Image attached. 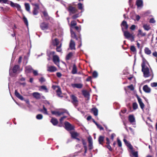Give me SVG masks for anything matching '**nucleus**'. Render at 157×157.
Segmentation results:
<instances>
[{
  "instance_id": "obj_26",
  "label": "nucleus",
  "mask_w": 157,
  "mask_h": 157,
  "mask_svg": "<svg viewBox=\"0 0 157 157\" xmlns=\"http://www.w3.org/2000/svg\"><path fill=\"white\" fill-rule=\"evenodd\" d=\"M128 120L131 123H132L135 121V118L132 115H130L128 116Z\"/></svg>"
},
{
  "instance_id": "obj_21",
  "label": "nucleus",
  "mask_w": 157,
  "mask_h": 157,
  "mask_svg": "<svg viewBox=\"0 0 157 157\" xmlns=\"http://www.w3.org/2000/svg\"><path fill=\"white\" fill-rule=\"evenodd\" d=\"M82 93L84 97L87 98L89 100L90 98V95L89 92L86 90H83L82 91Z\"/></svg>"
},
{
  "instance_id": "obj_29",
  "label": "nucleus",
  "mask_w": 157,
  "mask_h": 157,
  "mask_svg": "<svg viewBox=\"0 0 157 157\" xmlns=\"http://www.w3.org/2000/svg\"><path fill=\"white\" fill-rule=\"evenodd\" d=\"M75 42L72 40H71L70 43V47L71 49H75Z\"/></svg>"
},
{
  "instance_id": "obj_27",
  "label": "nucleus",
  "mask_w": 157,
  "mask_h": 157,
  "mask_svg": "<svg viewBox=\"0 0 157 157\" xmlns=\"http://www.w3.org/2000/svg\"><path fill=\"white\" fill-rule=\"evenodd\" d=\"M91 111L93 113L94 115L95 116H97L98 115V110L96 108H92L91 109Z\"/></svg>"
},
{
  "instance_id": "obj_34",
  "label": "nucleus",
  "mask_w": 157,
  "mask_h": 157,
  "mask_svg": "<svg viewBox=\"0 0 157 157\" xmlns=\"http://www.w3.org/2000/svg\"><path fill=\"white\" fill-rule=\"evenodd\" d=\"M19 66L18 65H15L13 68V73H16L19 70Z\"/></svg>"
},
{
  "instance_id": "obj_30",
  "label": "nucleus",
  "mask_w": 157,
  "mask_h": 157,
  "mask_svg": "<svg viewBox=\"0 0 157 157\" xmlns=\"http://www.w3.org/2000/svg\"><path fill=\"white\" fill-rule=\"evenodd\" d=\"M70 133L72 138L75 139L78 136V133L76 132H71Z\"/></svg>"
},
{
  "instance_id": "obj_56",
  "label": "nucleus",
  "mask_w": 157,
  "mask_h": 157,
  "mask_svg": "<svg viewBox=\"0 0 157 157\" xmlns=\"http://www.w3.org/2000/svg\"><path fill=\"white\" fill-rule=\"evenodd\" d=\"M116 135L115 133H113L112 134L111 136L110 139L112 141L113 140L114 137Z\"/></svg>"
},
{
  "instance_id": "obj_7",
  "label": "nucleus",
  "mask_w": 157,
  "mask_h": 157,
  "mask_svg": "<svg viewBox=\"0 0 157 157\" xmlns=\"http://www.w3.org/2000/svg\"><path fill=\"white\" fill-rule=\"evenodd\" d=\"M41 6L42 7L41 8V11L43 13L44 17L46 19L49 20L50 17L48 16L46 9L42 5H41Z\"/></svg>"
},
{
  "instance_id": "obj_38",
  "label": "nucleus",
  "mask_w": 157,
  "mask_h": 157,
  "mask_svg": "<svg viewBox=\"0 0 157 157\" xmlns=\"http://www.w3.org/2000/svg\"><path fill=\"white\" fill-rule=\"evenodd\" d=\"M26 10L29 12L30 11V6L29 4L28 3H25V4Z\"/></svg>"
},
{
  "instance_id": "obj_24",
  "label": "nucleus",
  "mask_w": 157,
  "mask_h": 157,
  "mask_svg": "<svg viewBox=\"0 0 157 157\" xmlns=\"http://www.w3.org/2000/svg\"><path fill=\"white\" fill-rule=\"evenodd\" d=\"M146 35V33L142 32L141 30L139 29L138 30V33L137 34V36L139 37H142Z\"/></svg>"
},
{
  "instance_id": "obj_12",
  "label": "nucleus",
  "mask_w": 157,
  "mask_h": 157,
  "mask_svg": "<svg viewBox=\"0 0 157 157\" xmlns=\"http://www.w3.org/2000/svg\"><path fill=\"white\" fill-rule=\"evenodd\" d=\"M105 137L103 136H100L98 138V141L99 144H100L103 145Z\"/></svg>"
},
{
  "instance_id": "obj_39",
  "label": "nucleus",
  "mask_w": 157,
  "mask_h": 157,
  "mask_svg": "<svg viewBox=\"0 0 157 157\" xmlns=\"http://www.w3.org/2000/svg\"><path fill=\"white\" fill-rule=\"evenodd\" d=\"M123 141L126 144H128V145H127V146L129 147L130 149H132V146L130 144L128 143L127 140L126 139H124Z\"/></svg>"
},
{
  "instance_id": "obj_16",
  "label": "nucleus",
  "mask_w": 157,
  "mask_h": 157,
  "mask_svg": "<svg viewBox=\"0 0 157 157\" xmlns=\"http://www.w3.org/2000/svg\"><path fill=\"white\" fill-rule=\"evenodd\" d=\"M51 122L54 126L56 125L59 122L58 120L55 118L52 117L50 121Z\"/></svg>"
},
{
  "instance_id": "obj_54",
  "label": "nucleus",
  "mask_w": 157,
  "mask_h": 157,
  "mask_svg": "<svg viewBox=\"0 0 157 157\" xmlns=\"http://www.w3.org/2000/svg\"><path fill=\"white\" fill-rule=\"evenodd\" d=\"M76 22L75 21H72L71 22V25L72 26H75L76 25Z\"/></svg>"
},
{
  "instance_id": "obj_10",
  "label": "nucleus",
  "mask_w": 157,
  "mask_h": 157,
  "mask_svg": "<svg viewBox=\"0 0 157 157\" xmlns=\"http://www.w3.org/2000/svg\"><path fill=\"white\" fill-rule=\"evenodd\" d=\"M40 90L43 91L45 93H48L49 91L48 89L46 86L43 85L40 86Z\"/></svg>"
},
{
  "instance_id": "obj_48",
  "label": "nucleus",
  "mask_w": 157,
  "mask_h": 157,
  "mask_svg": "<svg viewBox=\"0 0 157 157\" xmlns=\"http://www.w3.org/2000/svg\"><path fill=\"white\" fill-rule=\"evenodd\" d=\"M117 142L118 146L121 147L122 146V143L121 141L118 139H117Z\"/></svg>"
},
{
  "instance_id": "obj_13",
  "label": "nucleus",
  "mask_w": 157,
  "mask_h": 157,
  "mask_svg": "<svg viewBox=\"0 0 157 157\" xmlns=\"http://www.w3.org/2000/svg\"><path fill=\"white\" fill-rule=\"evenodd\" d=\"M88 140L89 143V149L90 150H91L93 148L92 138L91 137H89Z\"/></svg>"
},
{
  "instance_id": "obj_28",
  "label": "nucleus",
  "mask_w": 157,
  "mask_h": 157,
  "mask_svg": "<svg viewBox=\"0 0 157 157\" xmlns=\"http://www.w3.org/2000/svg\"><path fill=\"white\" fill-rule=\"evenodd\" d=\"M73 56V53L72 52H69L66 56L65 59L66 60H70Z\"/></svg>"
},
{
  "instance_id": "obj_14",
  "label": "nucleus",
  "mask_w": 157,
  "mask_h": 157,
  "mask_svg": "<svg viewBox=\"0 0 157 157\" xmlns=\"http://www.w3.org/2000/svg\"><path fill=\"white\" fill-rule=\"evenodd\" d=\"M41 28L42 30L47 29L49 28L48 24L46 23H43L41 25Z\"/></svg>"
},
{
  "instance_id": "obj_62",
  "label": "nucleus",
  "mask_w": 157,
  "mask_h": 157,
  "mask_svg": "<svg viewBox=\"0 0 157 157\" xmlns=\"http://www.w3.org/2000/svg\"><path fill=\"white\" fill-rule=\"evenodd\" d=\"M106 144L107 145L110 144V142L109 138L108 137H106Z\"/></svg>"
},
{
  "instance_id": "obj_31",
  "label": "nucleus",
  "mask_w": 157,
  "mask_h": 157,
  "mask_svg": "<svg viewBox=\"0 0 157 157\" xmlns=\"http://www.w3.org/2000/svg\"><path fill=\"white\" fill-rule=\"evenodd\" d=\"M78 9L81 10V12L82 13L84 11V9L83 5L82 3H79L78 4Z\"/></svg>"
},
{
  "instance_id": "obj_23",
  "label": "nucleus",
  "mask_w": 157,
  "mask_h": 157,
  "mask_svg": "<svg viewBox=\"0 0 157 157\" xmlns=\"http://www.w3.org/2000/svg\"><path fill=\"white\" fill-rule=\"evenodd\" d=\"M77 69L75 64H73L72 67V70L71 71V73L73 74H75L77 73Z\"/></svg>"
},
{
  "instance_id": "obj_44",
  "label": "nucleus",
  "mask_w": 157,
  "mask_h": 157,
  "mask_svg": "<svg viewBox=\"0 0 157 157\" xmlns=\"http://www.w3.org/2000/svg\"><path fill=\"white\" fill-rule=\"evenodd\" d=\"M141 41L139 40L138 41H137V45L138 47V48H141L142 45L140 44Z\"/></svg>"
},
{
  "instance_id": "obj_25",
  "label": "nucleus",
  "mask_w": 157,
  "mask_h": 157,
  "mask_svg": "<svg viewBox=\"0 0 157 157\" xmlns=\"http://www.w3.org/2000/svg\"><path fill=\"white\" fill-rule=\"evenodd\" d=\"M57 95L58 97H59L62 98L63 96L62 95V92L61 89L60 87H59L58 89L56 90Z\"/></svg>"
},
{
  "instance_id": "obj_22",
  "label": "nucleus",
  "mask_w": 157,
  "mask_h": 157,
  "mask_svg": "<svg viewBox=\"0 0 157 157\" xmlns=\"http://www.w3.org/2000/svg\"><path fill=\"white\" fill-rule=\"evenodd\" d=\"M15 96L21 100H24V98L19 93H18L17 90H15Z\"/></svg>"
},
{
  "instance_id": "obj_9",
  "label": "nucleus",
  "mask_w": 157,
  "mask_h": 157,
  "mask_svg": "<svg viewBox=\"0 0 157 157\" xmlns=\"http://www.w3.org/2000/svg\"><path fill=\"white\" fill-rule=\"evenodd\" d=\"M136 97L137 99L140 108L142 110H143L145 107L144 104L141 98H140L137 95H136Z\"/></svg>"
},
{
  "instance_id": "obj_49",
  "label": "nucleus",
  "mask_w": 157,
  "mask_h": 157,
  "mask_svg": "<svg viewBox=\"0 0 157 157\" xmlns=\"http://www.w3.org/2000/svg\"><path fill=\"white\" fill-rule=\"evenodd\" d=\"M105 147H106L108 149L109 151H112L113 149H112L110 144H108L107 145H105Z\"/></svg>"
},
{
  "instance_id": "obj_59",
  "label": "nucleus",
  "mask_w": 157,
  "mask_h": 157,
  "mask_svg": "<svg viewBox=\"0 0 157 157\" xmlns=\"http://www.w3.org/2000/svg\"><path fill=\"white\" fill-rule=\"evenodd\" d=\"M67 117L65 116H64L62 117H61L60 119H59V121L61 123H62V121L64 119L67 118Z\"/></svg>"
},
{
  "instance_id": "obj_2",
  "label": "nucleus",
  "mask_w": 157,
  "mask_h": 157,
  "mask_svg": "<svg viewBox=\"0 0 157 157\" xmlns=\"http://www.w3.org/2000/svg\"><path fill=\"white\" fill-rule=\"evenodd\" d=\"M62 44L59 42V40L57 38H55L52 40V45L54 47L52 48L59 49L61 48Z\"/></svg>"
},
{
  "instance_id": "obj_3",
  "label": "nucleus",
  "mask_w": 157,
  "mask_h": 157,
  "mask_svg": "<svg viewBox=\"0 0 157 157\" xmlns=\"http://www.w3.org/2000/svg\"><path fill=\"white\" fill-rule=\"evenodd\" d=\"M71 100V102L74 105L75 107H77L78 105V98L74 95L71 94L70 96Z\"/></svg>"
},
{
  "instance_id": "obj_40",
  "label": "nucleus",
  "mask_w": 157,
  "mask_h": 157,
  "mask_svg": "<svg viewBox=\"0 0 157 157\" xmlns=\"http://www.w3.org/2000/svg\"><path fill=\"white\" fill-rule=\"evenodd\" d=\"M132 108L134 110H136L138 108V105L136 102H135L132 103Z\"/></svg>"
},
{
  "instance_id": "obj_15",
  "label": "nucleus",
  "mask_w": 157,
  "mask_h": 157,
  "mask_svg": "<svg viewBox=\"0 0 157 157\" xmlns=\"http://www.w3.org/2000/svg\"><path fill=\"white\" fill-rule=\"evenodd\" d=\"M71 86L74 88H76L80 89L82 87L83 85L81 83H72L71 84Z\"/></svg>"
},
{
  "instance_id": "obj_52",
  "label": "nucleus",
  "mask_w": 157,
  "mask_h": 157,
  "mask_svg": "<svg viewBox=\"0 0 157 157\" xmlns=\"http://www.w3.org/2000/svg\"><path fill=\"white\" fill-rule=\"evenodd\" d=\"M151 86L152 87H155L157 86V82H154L151 84Z\"/></svg>"
},
{
  "instance_id": "obj_33",
  "label": "nucleus",
  "mask_w": 157,
  "mask_h": 157,
  "mask_svg": "<svg viewBox=\"0 0 157 157\" xmlns=\"http://www.w3.org/2000/svg\"><path fill=\"white\" fill-rule=\"evenodd\" d=\"M33 69L30 66H27L25 67V71L27 73L32 72Z\"/></svg>"
},
{
  "instance_id": "obj_11",
  "label": "nucleus",
  "mask_w": 157,
  "mask_h": 157,
  "mask_svg": "<svg viewBox=\"0 0 157 157\" xmlns=\"http://www.w3.org/2000/svg\"><path fill=\"white\" fill-rule=\"evenodd\" d=\"M121 26L122 27V30L123 32L124 31V29H127L128 28V25L127 24L126 21H124L121 24Z\"/></svg>"
},
{
  "instance_id": "obj_42",
  "label": "nucleus",
  "mask_w": 157,
  "mask_h": 157,
  "mask_svg": "<svg viewBox=\"0 0 157 157\" xmlns=\"http://www.w3.org/2000/svg\"><path fill=\"white\" fill-rule=\"evenodd\" d=\"M33 95L34 97L36 99L39 98V94L37 92H35L33 93Z\"/></svg>"
},
{
  "instance_id": "obj_36",
  "label": "nucleus",
  "mask_w": 157,
  "mask_h": 157,
  "mask_svg": "<svg viewBox=\"0 0 157 157\" xmlns=\"http://www.w3.org/2000/svg\"><path fill=\"white\" fill-rule=\"evenodd\" d=\"M71 37L75 39L76 40H78V38L76 37V35L75 33L71 30Z\"/></svg>"
},
{
  "instance_id": "obj_6",
  "label": "nucleus",
  "mask_w": 157,
  "mask_h": 157,
  "mask_svg": "<svg viewBox=\"0 0 157 157\" xmlns=\"http://www.w3.org/2000/svg\"><path fill=\"white\" fill-rule=\"evenodd\" d=\"M67 9L70 15L76 13L78 12V10L75 7L71 6H69L68 8H67Z\"/></svg>"
},
{
  "instance_id": "obj_58",
  "label": "nucleus",
  "mask_w": 157,
  "mask_h": 157,
  "mask_svg": "<svg viewBox=\"0 0 157 157\" xmlns=\"http://www.w3.org/2000/svg\"><path fill=\"white\" fill-rule=\"evenodd\" d=\"M149 22L150 23H155V21L154 18H152L150 20Z\"/></svg>"
},
{
  "instance_id": "obj_55",
  "label": "nucleus",
  "mask_w": 157,
  "mask_h": 157,
  "mask_svg": "<svg viewBox=\"0 0 157 157\" xmlns=\"http://www.w3.org/2000/svg\"><path fill=\"white\" fill-rule=\"evenodd\" d=\"M97 127L100 129V130H104V128L101 125L98 124L97 125Z\"/></svg>"
},
{
  "instance_id": "obj_41",
  "label": "nucleus",
  "mask_w": 157,
  "mask_h": 157,
  "mask_svg": "<svg viewBox=\"0 0 157 157\" xmlns=\"http://www.w3.org/2000/svg\"><path fill=\"white\" fill-rule=\"evenodd\" d=\"M98 75V73L96 71H94L92 73V76L94 78H97Z\"/></svg>"
},
{
  "instance_id": "obj_4",
  "label": "nucleus",
  "mask_w": 157,
  "mask_h": 157,
  "mask_svg": "<svg viewBox=\"0 0 157 157\" xmlns=\"http://www.w3.org/2000/svg\"><path fill=\"white\" fill-rule=\"evenodd\" d=\"M124 35L125 38L128 39L130 40L131 41L134 40V36L132 34L130 33L127 31H124Z\"/></svg>"
},
{
  "instance_id": "obj_32",
  "label": "nucleus",
  "mask_w": 157,
  "mask_h": 157,
  "mask_svg": "<svg viewBox=\"0 0 157 157\" xmlns=\"http://www.w3.org/2000/svg\"><path fill=\"white\" fill-rule=\"evenodd\" d=\"M51 113L52 114L57 115L58 116H60V115H62V113H61V112L59 111H52Z\"/></svg>"
},
{
  "instance_id": "obj_37",
  "label": "nucleus",
  "mask_w": 157,
  "mask_h": 157,
  "mask_svg": "<svg viewBox=\"0 0 157 157\" xmlns=\"http://www.w3.org/2000/svg\"><path fill=\"white\" fill-rule=\"evenodd\" d=\"M40 111L42 112L44 114H48L47 109L44 107V105H43V109L40 110Z\"/></svg>"
},
{
  "instance_id": "obj_63",
  "label": "nucleus",
  "mask_w": 157,
  "mask_h": 157,
  "mask_svg": "<svg viewBox=\"0 0 157 157\" xmlns=\"http://www.w3.org/2000/svg\"><path fill=\"white\" fill-rule=\"evenodd\" d=\"M15 7L17 8L18 10H20L21 9V6L17 4V5H16V6H15Z\"/></svg>"
},
{
  "instance_id": "obj_18",
  "label": "nucleus",
  "mask_w": 157,
  "mask_h": 157,
  "mask_svg": "<svg viewBox=\"0 0 157 157\" xmlns=\"http://www.w3.org/2000/svg\"><path fill=\"white\" fill-rule=\"evenodd\" d=\"M136 4L138 8H141L143 6V2L142 0H136Z\"/></svg>"
},
{
  "instance_id": "obj_19",
  "label": "nucleus",
  "mask_w": 157,
  "mask_h": 157,
  "mask_svg": "<svg viewBox=\"0 0 157 157\" xmlns=\"http://www.w3.org/2000/svg\"><path fill=\"white\" fill-rule=\"evenodd\" d=\"M53 61L56 64L57 63H59V59L58 56L57 55H54L53 57Z\"/></svg>"
},
{
  "instance_id": "obj_50",
  "label": "nucleus",
  "mask_w": 157,
  "mask_h": 157,
  "mask_svg": "<svg viewBox=\"0 0 157 157\" xmlns=\"http://www.w3.org/2000/svg\"><path fill=\"white\" fill-rule=\"evenodd\" d=\"M128 87L131 90H134V87L133 85L131 84L128 86Z\"/></svg>"
},
{
  "instance_id": "obj_45",
  "label": "nucleus",
  "mask_w": 157,
  "mask_h": 157,
  "mask_svg": "<svg viewBox=\"0 0 157 157\" xmlns=\"http://www.w3.org/2000/svg\"><path fill=\"white\" fill-rule=\"evenodd\" d=\"M61 113H62V115L64 113H66L68 114V115H69V113L67 111V110L65 109H63L62 111H60Z\"/></svg>"
},
{
  "instance_id": "obj_51",
  "label": "nucleus",
  "mask_w": 157,
  "mask_h": 157,
  "mask_svg": "<svg viewBox=\"0 0 157 157\" xmlns=\"http://www.w3.org/2000/svg\"><path fill=\"white\" fill-rule=\"evenodd\" d=\"M145 52L147 55H149L151 53V51L150 50H144Z\"/></svg>"
},
{
  "instance_id": "obj_5",
  "label": "nucleus",
  "mask_w": 157,
  "mask_h": 157,
  "mask_svg": "<svg viewBox=\"0 0 157 157\" xmlns=\"http://www.w3.org/2000/svg\"><path fill=\"white\" fill-rule=\"evenodd\" d=\"M65 128L68 131H71L74 130L75 127L67 121L64 123Z\"/></svg>"
},
{
  "instance_id": "obj_8",
  "label": "nucleus",
  "mask_w": 157,
  "mask_h": 157,
  "mask_svg": "<svg viewBox=\"0 0 157 157\" xmlns=\"http://www.w3.org/2000/svg\"><path fill=\"white\" fill-rule=\"evenodd\" d=\"M32 4L34 6L33 12V14L34 15H36L38 13L39 5L36 3H32Z\"/></svg>"
},
{
  "instance_id": "obj_46",
  "label": "nucleus",
  "mask_w": 157,
  "mask_h": 157,
  "mask_svg": "<svg viewBox=\"0 0 157 157\" xmlns=\"http://www.w3.org/2000/svg\"><path fill=\"white\" fill-rule=\"evenodd\" d=\"M82 144L83 145L84 147H87V146H86V140L84 139H82Z\"/></svg>"
},
{
  "instance_id": "obj_47",
  "label": "nucleus",
  "mask_w": 157,
  "mask_h": 157,
  "mask_svg": "<svg viewBox=\"0 0 157 157\" xmlns=\"http://www.w3.org/2000/svg\"><path fill=\"white\" fill-rule=\"evenodd\" d=\"M80 15H79V13H77L73 15L72 17V18L73 19H76Z\"/></svg>"
},
{
  "instance_id": "obj_57",
  "label": "nucleus",
  "mask_w": 157,
  "mask_h": 157,
  "mask_svg": "<svg viewBox=\"0 0 157 157\" xmlns=\"http://www.w3.org/2000/svg\"><path fill=\"white\" fill-rule=\"evenodd\" d=\"M32 72H33L34 75L36 76L38 75V71L36 70H33Z\"/></svg>"
},
{
  "instance_id": "obj_64",
  "label": "nucleus",
  "mask_w": 157,
  "mask_h": 157,
  "mask_svg": "<svg viewBox=\"0 0 157 157\" xmlns=\"http://www.w3.org/2000/svg\"><path fill=\"white\" fill-rule=\"evenodd\" d=\"M62 75L60 72H57L56 73V76L59 78H60Z\"/></svg>"
},
{
  "instance_id": "obj_1",
  "label": "nucleus",
  "mask_w": 157,
  "mask_h": 157,
  "mask_svg": "<svg viewBox=\"0 0 157 157\" xmlns=\"http://www.w3.org/2000/svg\"><path fill=\"white\" fill-rule=\"evenodd\" d=\"M146 60H143L141 63L142 71L143 72V76L145 78H147L150 76H151V80L153 77L154 74L152 69L151 68L150 70L149 68L145 65Z\"/></svg>"
},
{
  "instance_id": "obj_20",
  "label": "nucleus",
  "mask_w": 157,
  "mask_h": 157,
  "mask_svg": "<svg viewBox=\"0 0 157 157\" xmlns=\"http://www.w3.org/2000/svg\"><path fill=\"white\" fill-rule=\"evenodd\" d=\"M143 90L146 93H149L151 92V89L147 85H145L143 87Z\"/></svg>"
},
{
  "instance_id": "obj_60",
  "label": "nucleus",
  "mask_w": 157,
  "mask_h": 157,
  "mask_svg": "<svg viewBox=\"0 0 157 157\" xmlns=\"http://www.w3.org/2000/svg\"><path fill=\"white\" fill-rule=\"evenodd\" d=\"M17 4V3H14L12 2H10V5L13 7H15V6Z\"/></svg>"
},
{
  "instance_id": "obj_53",
  "label": "nucleus",
  "mask_w": 157,
  "mask_h": 157,
  "mask_svg": "<svg viewBox=\"0 0 157 157\" xmlns=\"http://www.w3.org/2000/svg\"><path fill=\"white\" fill-rule=\"evenodd\" d=\"M132 154L135 157H138L137 151H135L132 153Z\"/></svg>"
},
{
  "instance_id": "obj_43",
  "label": "nucleus",
  "mask_w": 157,
  "mask_h": 157,
  "mask_svg": "<svg viewBox=\"0 0 157 157\" xmlns=\"http://www.w3.org/2000/svg\"><path fill=\"white\" fill-rule=\"evenodd\" d=\"M23 20L25 24L27 26H28V21L27 19L25 16H24L23 17Z\"/></svg>"
},
{
  "instance_id": "obj_17",
  "label": "nucleus",
  "mask_w": 157,
  "mask_h": 157,
  "mask_svg": "<svg viewBox=\"0 0 157 157\" xmlns=\"http://www.w3.org/2000/svg\"><path fill=\"white\" fill-rule=\"evenodd\" d=\"M48 71L50 72H53L57 71V68L54 66H50L48 67Z\"/></svg>"
},
{
  "instance_id": "obj_61",
  "label": "nucleus",
  "mask_w": 157,
  "mask_h": 157,
  "mask_svg": "<svg viewBox=\"0 0 157 157\" xmlns=\"http://www.w3.org/2000/svg\"><path fill=\"white\" fill-rule=\"evenodd\" d=\"M45 80H45V79L43 77H41L40 78V82L41 83L45 82Z\"/></svg>"
},
{
  "instance_id": "obj_35",
  "label": "nucleus",
  "mask_w": 157,
  "mask_h": 157,
  "mask_svg": "<svg viewBox=\"0 0 157 157\" xmlns=\"http://www.w3.org/2000/svg\"><path fill=\"white\" fill-rule=\"evenodd\" d=\"M143 27L145 30L147 31H148L151 29L150 25L147 24H144L143 25Z\"/></svg>"
}]
</instances>
